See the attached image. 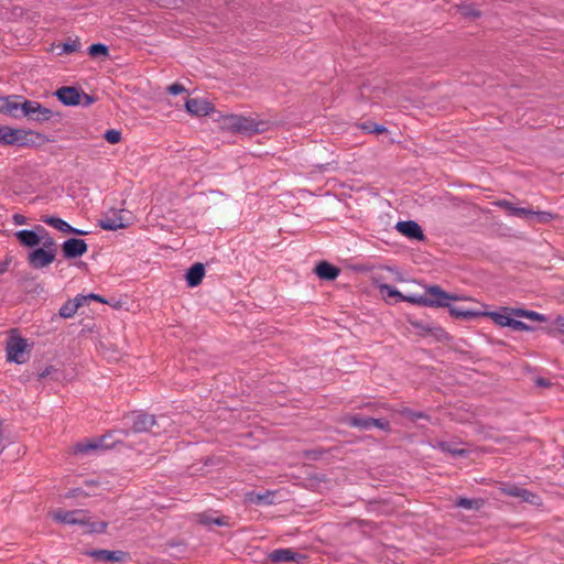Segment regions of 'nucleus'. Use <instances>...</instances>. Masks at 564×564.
Here are the masks:
<instances>
[{
	"label": "nucleus",
	"instance_id": "obj_1",
	"mask_svg": "<svg viewBox=\"0 0 564 564\" xmlns=\"http://www.w3.org/2000/svg\"><path fill=\"white\" fill-rule=\"evenodd\" d=\"M37 141L44 143L46 137L33 130L15 129L8 126L0 127V143L22 148L34 147Z\"/></svg>",
	"mask_w": 564,
	"mask_h": 564
},
{
	"label": "nucleus",
	"instance_id": "obj_2",
	"mask_svg": "<svg viewBox=\"0 0 564 564\" xmlns=\"http://www.w3.org/2000/svg\"><path fill=\"white\" fill-rule=\"evenodd\" d=\"M53 519L65 524L86 527V531L89 533H104L108 527L106 521L90 522L88 511L82 509L70 511L58 509L53 512Z\"/></svg>",
	"mask_w": 564,
	"mask_h": 564
},
{
	"label": "nucleus",
	"instance_id": "obj_3",
	"mask_svg": "<svg viewBox=\"0 0 564 564\" xmlns=\"http://www.w3.org/2000/svg\"><path fill=\"white\" fill-rule=\"evenodd\" d=\"M57 246L54 239L46 240L44 247L35 248L28 254V263L39 270L53 263L56 258Z\"/></svg>",
	"mask_w": 564,
	"mask_h": 564
},
{
	"label": "nucleus",
	"instance_id": "obj_4",
	"mask_svg": "<svg viewBox=\"0 0 564 564\" xmlns=\"http://www.w3.org/2000/svg\"><path fill=\"white\" fill-rule=\"evenodd\" d=\"M225 124L228 129L232 130V132L248 135L263 131V129L260 128V126L263 124V122H257L252 118L238 115L227 116L225 118Z\"/></svg>",
	"mask_w": 564,
	"mask_h": 564
},
{
	"label": "nucleus",
	"instance_id": "obj_5",
	"mask_svg": "<svg viewBox=\"0 0 564 564\" xmlns=\"http://www.w3.org/2000/svg\"><path fill=\"white\" fill-rule=\"evenodd\" d=\"M6 351L9 361L24 364L30 354L28 340L21 336L11 335L7 340Z\"/></svg>",
	"mask_w": 564,
	"mask_h": 564
},
{
	"label": "nucleus",
	"instance_id": "obj_6",
	"mask_svg": "<svg viewBox=\"0 0 564 564\" xmlns=\"http://www.w3.org/2000/svg\"><path fill=\"white\" fill-rule=\"evenodd\" d=\"M23 109L25 110V118L39 123L50 121L54 116L61 117L59 112H54L35 100H25Z\"/></svg>",
	"mask_w": 564,
	"mask_h": 564
},
{
	"label": "nucleus",
	"instance_id": "obj_7",
	"mask_svg": "<svg viewBox=\"0 0 564 564\" xmlns=\"http://www.w3.org/2000/svg\"><path fill=\"white\" fill-rule=\"evenodd\" d=\"M425 299L432 304H427V307H447L451 305V300H456V296L445 292L438 285H431L426 289Z\"/></svg>",
	"mask_w": 564,
	"mask_h": 564
},
{
	"label": "nucleus",
	"instance_id": "obj_8",
	"mask_svg": "<svg viewBox=\"0 0 564 564\" xmlns=\"http://www.w3.org/2000/svg\"><path fill=\"white\" fill-rule=\"evenodd\" d=\"M160 423L153 414L140 413L138 414L132 424V430L135 433L151 432L154 435L160 434Z\"/></svg>",
	"mask_w": 564,
	"mask_h": 564
},
{
	"label": "nucleus",
	"instance_id": "obj_9",
	"mask_svg": "<svg viewBox=\"0 0 564 564\" xmlns=\"http://www.w3.org/2000/svg\"><path fill=\"white\" fill-rule=\"evenodd\" d=\"M307 558L306 554L294 552L292 549H276L269 554V560L273 564L284 562L303 563Z\"/></svg>",
	"mask_w": 564,
	"mask_h": 564
},
{
	"label": "nucleus",
	"instance_id": "obj_10",
	"mask_svg": "<svg viewBox=\"0 0 564 564\" xmlns=\"http://www.w3.org/2000/svg\"><path fill=\"white\" fill-rule=\"evenodd\" d=\"M42 232H45V228L37 225L33 230L22 229L17 231L14 236L22 246L34 248L41 243Z\"/></svg>",
	"mask_w": 564,
	"mask_h": 564
},
{
	"label": "nucleus",
	"instance_id": "obj_11",
	"mask_svg": "<svg viewBox=\"0 0 564 564\" xmlns=\"http://www.w3.org/2000/svg\"><path fill=\"white\" fill-rule=\"evenodd\" d=\"M88 246L85 240L78 238H70L63 242L62 252L66 259H75L85 254Z\"/></svg>",
	"mask_w": 564,
	"mask_h": 564
},
{
	"label": "nucleus",
	"instance_id": "obj_12",
	"mask_svg": "<svg viewBox=\"0 0 564 564\" xmlns=\"http://www.w3.org/2000/svg\"><path fill=\"white\" fill-rule=\"evenodd\" d=\"M186 111L193 116H207L215 110L212 102L204 98H188L185 101Z\"/></svg>",
	"mask_w": 564,
	"mask_h": 564
},
{
	"label": "nucleus",
	"instance_id": "obj_13",
	"mask_svg": "<svg viewBox=\"0 0 564 564\" xmlns=\"http://www.w3.org/2000/svg\"><path fill=\"white\" fill-rule=\"evenodd\" d=\"M395 229L403 236L417 241L426 239L421 226L414 220L398 221Z\"/></svg>",
	"mask_w": 564,
	"mask_h": 564
},
{
	"label": "nucleus",
	"instance_id": "obj_14",
	"mask_svg": "<svg viewBox=\"0 0 564 564\" xmlns=\"http://www.w3.org/2000/svg\"><path fill=\"white\" fill-rule=\"evenodd\" d=\"M54 96L65 106H78L82 102L80 90L73 86L58 88Z\"/></svg>",
	"mask_w": 564,
	"mask_h": 564
},
{
	"label": "nucleus",
	"instance_id": "obj_15",
	"mask_svg": "<svg viewBox=\"0 0 564 564\" xmlns=\"http://www.w3.org/2000/svg\"><path fill=\"white\" fill-rule=\"evenodd\" d=\"M86 554L99 562H119L127 555L123 551H109V550H91Z\"/></svg>",
	"mask_w": 564,
	"mask_h": 564
},
{
	"label": "nucleus",
	"instance_id": "obj_16",
	"mask_svg": "<svg viewBox=\"0 0 564 564\" xmlns=\"http://www.w3.org/2000/svg\"><path fill=\"white\" fill-rule=\"evenodd\" d=\"M25 98L20 95H11L4 115L11 116L15 119L24 118L25 110L23 109Z\"/></svg>",
	"mask_w": 564,
	"mask_h": 564
},
{
	"label": "nucleus",
	"instance_id": "obj_17",
	"mask_svg": "<svg viewBox=\"0 0 564 564\" xmlns=\"http://www.w3.org/2000/svg\"><path fill=\"white\" fill-rule=\"evenodd\" d=\"M495 204L496 206L505 209L509 215L520 218H532L535 214V212L530 208L516 207L511 202L506 199L497 200Z\"/></svg>",
	"mask_w": 564,
	"mask_h": 564
},
{
	"label": "nucleus",
	"instance_id": "obj_18",
	"mask_svg": "<svg viewBox=\"0 0 564 564\" xmlns=\"http://www.w3.org/2000/svg\"><path fill=\"white\" fill-rule=\"evenodd\" d=\"M314 272L322 280L334 281L339 275L340 270L327 261H321L316 264Z\"/></svg>",
	"mask_w": 564,
	"mask_h": 564
},
{
	"label": "nucleus",
	"instance_id": "obj_19",
	"mask_svg": "<svg viewBox=\"0 0 564 564\" xmlns=\"http://www.w3.org/2000/svg\"><path fill=\"white\" fill-rule=\"evenodd\" d=\"M205 276V267L200 262L194 263L186 272L185 280L188 286L199 285Z\"/></svg>",
	"mask_w": 564,
	"mask_h": 564
},
{
	"label": "nucleus",
	"instance_id": "obj_20",
	"mask_svg": "<svg viewBox=\"0 0 564 564\" xmlns=\"http://www.w3.org/2000/svg\"><path fill=\"white\" fill-rule=\"evenodd\" d=\"M274 491L265 490L264 492L250 491L246 494V501L257 506H270L273 503Z\"/></svg>",
	"mask_w": 564,
	"mask_h": 564
},
{
	"label": "nucleus",
	"instance_id": "obj_21",
	"mask_svg": "<svg viewBox=\"0 0 564 564\" xmlns=\"http://www.w3.org/2000/svg\"><path fill=\"white\" fill-rule=\"evenodd\" d=\"M107 447L108 446L105 444V436H104L98 440L77 443L74 446V453L75 454H87L91 451L107 448Z\"/></svg>",
	"mask_w": 564,
	"mask_h": 564
},
{
	"label": "nucleus",
	"instance_id": "obj_22",
	"mask_svg": "<svg viewBox=\"0 0 564 564\" xmlns=\"http://www.w3.org/2000/svg\"><path fill=\"white\" fill-rule=\"evenodd\" d=\"M448 311L453 317L460 318V319H474V318L482 316V312L464 310L459 306H454V305H449Z\"/></svg>",
	"mask_w": 564,
	"mask_h": 564
},
{
	"label": "nucleus",
	"instance_id": "obj_23",
	"mask_svg": "<svg viewBox=\"0 0 564 564\" xmlns=\"http://www.w3.org/2000/svg\"><path fill=\"white\" fill-rule=\"evenodd\" d=\"M198 522L204 525L216 524L219 527L228 525L227 517H213L208 512H203L198 514Z\"/></svg>",
	"mask_w": 564,
	"mask_h": 564
},
{
	"label": "nucleus",
	"instance_id": "obj_24",
	"mask_svg": "<svg viewBox=\"0 0 564 564\" xmlns=\"http://www.w3.org/2000/svg\"><path fill=\"white\" fill-rule=\"evenodd\" d=\"M99 226L105 230H117L124 228L126 224L121 216L106 217L99 221Z\"/></svg>",
	"mask_w": 564,
	"mask_h": 564
},
{
	"label": "nucleus",
	"instance_id": "obj_25",
	"mask_svg": "<svg viewBox=\"0 0 564 564\" xmlns=\"http://www.w3.org/2000/svg\"><path fill=\"white\" fill-rule=\"evenodd\" d=\"M346 423L351 427H358L360 430L371 429V417L350 415L346 419Z\"/></svg>",
	"mask_w": 564,
	"mask_h": 564
},
{
	"label": "nucleus",
	"instance_id": "obj_26",
	"mask_svg": "<svg viewBox=\"0 0 564 564\" xmlns=\"http://www.w3.org/2000/svg\"><path fill=\"white\" fill-rule=\"evenodd\" d=\"M484 503L485 501L482 499H469L460 497L455 501V507L468 510H479Z\"/></svg>",
	"mask_w": 564,
	"mask_h": 564
},
{
	"label": "nucleus",
	"instance_id": "obj_27",
	"mask_svg": "<svg viewBox=\"0 0 564 564\" xmlns=\"http://www.w3.org/2000/svg\"><path fill=\"white\" fill-rule=\"evenodd\" d=\"M42 221L54 227L55 229L59 230L61 232L66 234L69 229V224L63 220L62 218L54 217V216H45L42 218Z\"/></svg>",
	"mask_w": 564,
	"mask_h": 564
},
{
	"label": "nucleus",
	"instance_id": "obj_28",
	"mask_svg": "<svg viewBox=\"0 0 564 564\" xmlns=\"http://www.w3.org/2000/svg\"><path fill=\"white\" fill-rule=\"evenodd\" d=\"M482 316L490 317L497 325L509 327L511 317L499 312H482Z\"/></svg>",
	"mask_w": 564,
	"mask_h": 564
},
{
	"label": "nucleus",
	"instance_id": "obj_29",
	"mask_svg": "<svg viewBox=\"0 0 564 564\" xmlns=\"http://www.w3.org/2000/svg\"><path fill=\"white\" fill-rule=\"evenodd\" d=\"M458 12L466 18L477 19L481 15V12L475 8L473 3H463L458 6Z\"/></svg>",
	"mask_w": 564,
	"mask_h": 564
},
{
	"label": "nucleus",
	"instance_id": "obj_30",
	"mask_svg": "<svg viewBox=\"0 0 564 564\" xmlns=\"http://www.w3.org/2000/svg\"><path fill=\"white\" fill-rule=\"evenodd\" d=\"M437 447L444 452L449 453L454 456H465L467 454V451L464 448L456 447L453 443L449 442H440Z\"/></svg>",
	"mask_w": 564,
	"mask_h": 564
},
{
	"label": "nucleus",
	"instance_id": "obj_31",
	"mask_svg": "<svg viewBox=\"0 0 564 564\" xmlns=\"http://www.w3.org/2000/svg\"><path fill=\"white\" fill-rule=\"evenodd\" d=\"M78 310V304H74V301L68 300L66 303L62 305L59 308V316L63 318H70L73 317Z\"/></svg>",
	"mask_w": 564,
	"mask_h": 564
},
{
	"label": "nucleus",
	"instance_id": "obj_32",
	"mask_svg": "<svg viewBox=\"0 0 564 564\" xmlns=\"http://www.w3.org/2000/svg\"><path fill=\"white\" fill-rule=\"evenodd\" d=\"M88 54L91 56V57H98V56H108L109 55V48L107 45L102 44V43H95V44H91L89 47H88Z\"/></svg>",
	"mask_w": 564,
	"mask_h": 564
},
{
	"label": "nucleus",
	"instance_id": "obj_33",
	"mask_svg": "<svg viewBox=\"0 0 564 564\" xmlns=\"http://www.w3.org/2000/svg\"><path fill=\"white\" fill-rule=\"evenodd\" d=\"M520 499L524 502L532 505V506H538V507L542 506L541 497L532 491L524 489V488H523Z\"/></svg>",
	"mask_w": 564,
	"mask_h": 564
},
{
	"label": "nucleus",
	"instance_id": "obj_34",
	"mask_svg": "<svg viewBox=\"0 0 564 564\" xmlns=\"http://www.w3.org/2000/svg\"><path fill=\"white\" fill-rule=\"evenodd\" d=\"M360 128L368 132V133H375V134H380V133H383V132H387V128L382 124H378V123H375V122H371V121H368V122H365L360 126Z\"/></svg>",
	"mask_w": 564,
	"mask_h": 564
},
{
	"label": "nucleus",
	"instance_id": "obj_35",
	"mask_svg": "<svg viewBox=\"0 0 564 564\" xmlns=\"http://www.w3.org/2000/svg\"><path fill=\"white\" fill-rule=\"evenodd\" d=\"M430 332V336L434 337L437 341H446L449 340L451 336L440 326H434L431 329H427Z\"/></svg>",
	"mask_w": 564,
	"mask_h": 564
},
{
	"label": "nucleus",
	"instance_id": "obj_36",
	"mask_svg": "<svg viewBox=\"0 0 564 564\" xmlns=\"http://www.w3.org/2000/svg\"><path fill=\"white\" fill-rule=\"evenodd\" d=\"M399 413L408 419H410L412 422H415L419 419H429L427 414L424 412H416L409 408H403L399 411Z\"/></svg>",
	"mask_w": 564,
	"mask_h": 564
},
{
	"label": "nucleus",
	"instance_id": "obj_37",
	"mask_svg": "<svg viewBox=\"0 0 564 564\" xmlns=\"http://www.w3.org/2000/svg\"><path fill=\"white\" fill-rule=\"evenodd\" d=\"M80 48V42L78 39L68 41L62 44V52L59 54H72Z\"/></svg>",
	"mask_w": 564,
	"mask_h": 564
},
{
	"label": "nucleus",
	"instance_id": "obj_38",
	"mask_svg": "<svg viewBox=\"0 0 564 564\" xmlns=\"http://www.w3.org/2000/svg\"><path fill=\"white\" fill-rule=\"evenodd\" d=\"M380 291H381V293H386L387 296L397 297L398 302H401V300L403 297V294L400 291H398L394 286L389 285V284L380 285Z\"/></svg>",
	"mask_w": 564,
	"mask_h": 564
},
{
	"label": "nucleus",
	"instance_id": "obj_39",
	"mask_svg": "<svg viewBox=\"0 0 564 564\" xmlns=\"http://www.w3.org/2000/svg\"><path fill=\"white\" fill-rule=\"evenodd\" d=\"M401 302H409L421 306L432 304V302L427 301L423 295H403Z\"/></svg>",
	"mask_w": 564,
	"mask_h": 564
},
{
	"label": "nucleus",
	"instance_id": "obj_40",
	"mask_svg": "<svg viewBox=\"0 0 564 564\" xmlns=\"http://www.w3.org/2000/svg\"><path fill=\"white\" fill-rule=\"evenodd\" d=\"M409 323L416 329L420 330L421 336H427L430 335V332L427 329H431L433 325L424 324L421 321L409 318Z\"/></svg>",
	"mask_w": 564,
	"mask_h": 564
},
{
	"label": "nucleus",
	"instance_id": "obj_41",
	"mask_svg": "<svg viewBox=\"0 0 564 564\" xmlns=\"http://www.w3.org/2000/svg\"><path fill=\"white\" fill-rule=\"evenodd\" d=\"M502 492L510 497L520 498L523 491V488L517 486V485H506L502 487Z\"/></svg>",
	"mask_w": 564,
	"mask_h": 564
},
{
	"label": "nucleus",
	"instance_id": "obj_42",
	"mask_svg": "<svg viewBox=\"0 0 564 564\" xmlns=\"http://www.w3.org/2000/svg\"><path fill=\"white\" fill-rule=\"evenodd\" d=\"M104 137L110 144H117L121 140V132L119 130L111 129L107 130Z\"/></svg>",
	"mask_w": 564,
	"mask_h": 564
},
{
	"label": "nucleus",
	"instance_id": "obj_43",
	"mask_svg": "<svg viewBox=\"0 0 564 564\" xmlns=\"http://www.w3.org/2000/svg\"><path fill=\"white\" fill-rule=\"evenodd\" d=\"M509 327L513 330L522 332V330H530L531 327L523 323L522 321H518L511 317Z\"/></svg>",
	"mask_w": 564,
	"mask_h": 564
},
{
	"label": "nucleus",
	"instance_id": "obj_44",
	"mask_svg": "<svg viewBox=\"0 0 564 564\" xmlns=\"http://www.w3.org/2000/svg\"><path fill=\"white\" fill-rule=\"evenodd\" d=\"M373 426L378 427L380 430H383L386 432L390 431V423L387 420L371 417V427H373Z\"/></svg>",
	"mask_w": 564,
	"mask_h": 564
},
{
	"label": "nucleus",
	"instance_id": "obj_45",
	"mask_svg": "<svg viewBox=\"0 0 564 564\" xmlns=\"http://www.w3.org/2000/svg\"><path fill=\"white\" fill-rule=\"evenodd\" d=\"M533 217H536L538 221L541 224H546L554 218V216L549 212H535Z\"/></svg>",
	"mask_w": 564,
	"mask_h": 564
},
{
	"label": "nucleus",
	"instance_id": "obj_46",
	"mask_svg": "<svg viewBox=\"0 0 564 564\" xmlns=\"http://www.w3.org/2000/svg\"><path fill=\"white\" fill-rule=\"evenodd\" d=\"M166 90L171 95H178L181 93H185L186 91L185 87L182 84H178V83H174V84L170 85L166 88Z\"/></svg>",
	"mask_w": 564,
	"mask_h": 564
},
{
	"label": "nucleus",
	"instance_id": "obj_47",
	"mask_svg": "<svg viewBox=\"0 0 564 564\" xmlns=\"http://www.w3.org/2000/svg\"><path fill=\"white\" fill-rule=\"evenodd\" d=\"M55 372H57V370L53 366H48L43 371L39 372V380H43L47 377H51Z\"/></svg>",
	"mask_w": 564,
	"mask_h": 564
},
{
	"label": "nucleus",
	"instance_id": "obj_48",
	"mask_svg": "<svg viewBox=\"0 0 564 564\" xmlns=\"http://www.w3.org/2000/svg\"><path fill=\"white\" fill-rule=\"evenodd\" d=\"M525 317L532 321H539L544 322L546 321V317L538 312L529 311V313H525Z\"/></svg>",
	"mask_w": 564,
	"mask_h": 564
},
{
	"label": "nucleus",
	"instance_id": "obj_49",
	"mask_svg": "<svg viewBox=\"0 0 564 564\" xmlns=\"http://www.w3.org/2000/svg\"><path fill=\"white\" fill-rule=\"evenodd\" d=\"M80 95H82V102L79 105L84 106V107H88L90 106L91 104L95 102V98L90 95H87L86 93L84 91H80Z\"/></svg>",
	"mask_w": 564,
	"mask_h": 564
},
{
	"label": "nucleus",
	"instance_id": "obj_50",
	"mask_svg": "<svg viewBox=\"0 0 564 564\" xmlns=\"http://www.w3.org/2000/svg\"><path fill=\"white\" fill-rule=\"evenodd\" d=\"M554 325L561 334H564V316L557 315L554 319Z\"/></svg>",
	"mask_w": 564,
	"mask_h": 564
},
{
	"label": "nucleus",
	"instance_id": "obj_51",
	"mask_svg": "<svg viewBox=\"0 0 564 564\" xmlns=\"http://www.w3.org/2000/svg\"><path fill=\"white\" fill-rule=\"evenodd\" d=\"M79 496H88V494L84 492L80 488L72 489L66 494L67 498H76Z\"/></svg>",
	"mask_w": 564,
	"mask_h": 564
},
{
	"label": "nucleus",
	"instance_id": "obj_52",
	"mask_svg": "<svg viewBox=\"0 0 564 564\" xmlns=\"http://www.w3.org/2000/svg\"><path fill=\"white\" fill-rule=\"evenodd\" d=\"M9 100H10V96H7V97L0 96V112L1 113H6Z\"/></svg>",
	"mask_w": 564,
	"mask_h": 564
},
{
	"label": "nucleus",
	"instance_id": "obj_53",
	"mask_svg": "<svg viewBox=\"0 0 564 564\" xmlns=\"http://www.w3.org/2000/svg\"><path fill=\"white\" fill-rule=\"evenodd\" d=\"M535 383H536V386L542 387V388H549L552 386L550 380L542 378V377L536 378Z\"/></svg>",
	"mask_w": 564,
	"mask_h": 564
},
{
	"label": "nucleus",
	"instance_id": "obj_54",
	"mask_svg": "<svg viewBox=\"0 0 564 564\" xmlns=\"http://www.w3.org/2000/svg\"><path fill=\"white\" fill-rule=\"evenodd\" d=\"M74 304H78V308L88 302L87 295H78L74 300Z\"/></svg>",
	"mask_w": 564,
	"mask_h": 564
},
{
	"label": "nucleus",
	"instance_id": "obj_55",
	"mask_svg": "<svg viewBox=\"0 0 564 564\" xmlns=\"http://www.w3.org/2000/svg\"><path fill=\"white\" fill-rule=\"evenodd\" d=\"M13 221L15 225H24L26 223V218L21 214H14Z\"/></svg>",
	"mask_w": 564,
	"mask_h": 564
},
{
	"label": "nucleus",
	"instance_id": "obj_56",
	"mask_svg": "<svg viewBox=\"0 0 564 564\" xmlns=\"http://www.w3.org/2000/svg\"><path fill=\"white\" fill-rule=\"evenodd\" d=\"M87 297H88V301L93 300V301H97L100 303H107V301L102 296L95 294V293L88 294Z\"/></svg>",
	"mask_w": 564,
	"mask_h": 564
},
{
	"label": "nucleus",
	"instance_id": "obj_57",
	"mask_svg": "<svg viewBox=\"0 0 564 564\" xmlns=\"http://www.w3.org/2000/svg\"><path fill=\"white\" fill-rule=\"evenodd\" d=\"M69 229L70 230H68L66 234H74V235H77V236H85V235H87L86 231L77 229V228H74L70 225H69Z\"/></svg>",
	"mask_w": 564,
	"mask_h": 564
},
{
	"label": "nucleus",
	"instance_id": "obj_58",
	"mask_svg": "<svg viewBox=\"0 0 564 564\" xmlns=\"http://www.w3.org/2000/svg\"><path fill=\"white\" fill-rule=\"evenodd\" d=\"M50 239H53L50 234L47 232V230L45 229V232H42V238H41V242L42 245L44 246L45 241L46 240H50Z\"/></svg>",
	"mask_w": 564,
	"mask_h": 564
},
{
	"label": "nucleus",
	"instance_id": "obj_59",
	"mask_svg": "<svg viewBox=\"0 0 564 564\" xmlns=\"http://www.w3.org/2000/svg\"><path fill=\"white\" fill-rule=\"evenodd\" d=\"M362 408H366V409H369V410L373 411V410L377 409V404L369 402V403L364 404Z\"/></svg>",
	"mask_w": 564,
	"mask_h": 564
},
{
	"label": "nucleus",
	"instance_id": "obj_60",
	"mask_svg": "<svg viewBox=\"0 0 564 564\" xmlns=\"http://www.w3.org/2000/svg\"><path fill=\"white\" fill-rule=\"evenodd\" d=\"M525 313H529V311L521 310V308L516 311V314L518 316H524L525 317Z\"/></svg>",
	"mask_w": 564,
	"mask_h": 564
},
{
	"label": "nucleus",
	"instance_id": "obj_61",
	"mask_svg": "<svg viewBox=\"0 0 564 564\" xmlns=\"http://www.w3.org/2000/svg\"><path fill=\"white\" fill-rule=\"evenodd\" d=\"M7 263H0V274H2L7 270Z\"/></svg>",
	"mask_w": 564,
	"mask_h": 564
}]
</instances>
